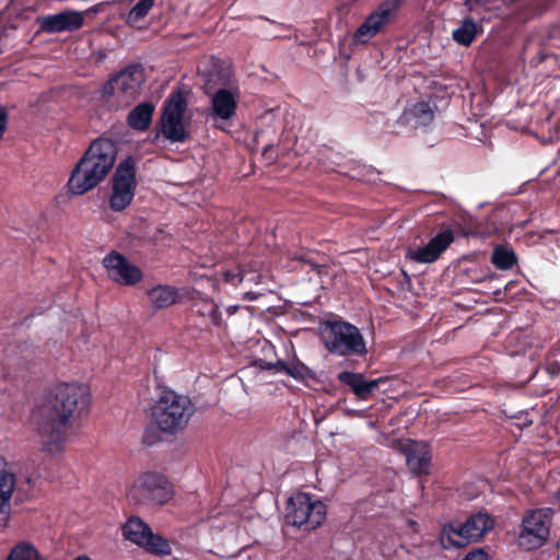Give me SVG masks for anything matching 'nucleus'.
I'll list each match as a JSON object with an SVG mask.
<instances>
[{"label":"nucleus","mask_w":560,"mask_h":560,"mask_svg":"<svg viewBox=\"0 0 560 560\" xmlns=\"http://www.w3.org/2000/svg\"><path fill=\"white\" fill-rule=\"evenodd\" d=\"M91 394L78 382L55 386L50 397L34 412L37 433L45 452L61 453L69 441L71 423L89 410Z\"/></svg>","instance_id":"nucleus-1"},{"label":"nucleus","mask_w":560,"mask_h":560,"mask_svg":"<svg viewBox=\"0 0 560 560\" xmlns=\"http://www.w3.org/2000/svg\"><path fill=\"white\" fill-rule=\"evenodd\" d=\"M117 153L116 141L104 137L95 139L72 170L69 190L73 195H83L95 188L112 171Z\"/></svg>","instance_id":"nucleus-2"},{"label":"nucleus","mask_w":560,"mask_h":560,"mask_svg":"<svg viewBox=\"0 0 560 560\" xmlns=\"http://www.w3.org/2000/svg\"><path fill=\"white\" fill-rule=\"evenodd\" d=\"M194 413L190 399L171 389H164L152 408V417L159 429L166 433L183 430Z\"/></svg>","instance_id":"nucleus-3"},{"label":"nucleus","mask_w":560,"mask_h":560,"mask_svg":"<svg viewBox=\"0 0 560 560\" xmlns=\"http://www.w3.org/2000/svg\"><path fill=\"white\" fill-rule=\"evenodd\" d=\"M215 73L203 85V92L210 98L207 116L212 119L214 127L222 129V124L230 122L236 115L241 92L236 85L214 80Z\"/></svg>","instance_id":"nucleus-4"},{"label":"nucleus","mask_w":560,"mask_h":560,"mask_svg":"<svg viewBox=\"0 0 560 560\" xmlns=\"http://www.w3.org/2000/svg\"><path fill=\"white\" fill-rule=\"evenodd\" d=\"M143 82L142 67L129 66L105 83L102 90L103 98L116 109L127 107L140 95Z\"/></svg>","instance_id":"nucleus-5"},{"label":"nucleus","mask_w":560,"mask_h":560,"mask_svg":"<svg viewBox=\"0 0 560 560\" xmlns=\"http://www.w3.org/2000/svg\"><path fill=\"white\" fill-rule=\"evenodd\" d=\"M322 338L330 353L341 357L364 355L366 353L362 334L348 322H327L323 327Z\"/></svg>","instance_id":"nucleus-6"},{"label":"nucleus","mask_w":560,"mask_h":560,"mask_svg":"<svg viewBox=\"0 0 560 560\" xmlns=\"http://www.w3.org/2000/svg\"><path fill=\"white\" fill-rule=\"evenodd\" d=\"M327 508L319 500H313L307 493H298L291 497L288 505L285 520L292 526L313 530L326 518Z\"/></svg>","instance_id":"nucleus-7"},{"label":"nucleus","mask_w":560,"mask_h":560,"mask_svg":"<svg viewBox=\"0 0 560 560\" xmlns=\"http://www.w3.org/2000/svg\"><path fill=\"white\" fill-rule=\"evenodd\" d=\"M173 490L167 479L156 472H144L128 491L130 500L150 505H162L171 500Z\"/></svg>","instance_id":"nucleus-8"},{"label":"nucleus","mask_w":560,"mask_h":560,"mask_svg":"<svg viewBox=\"0 0 560 560\" xmlns=\"http://www.w3.org/2000/svg\"><path fill=\"white\" fill-rule=\"evenodd\" d=\"M137 187L136 163L128 156L119 163L113 177V188L109 198L112 210H125L132 201Z\"/></svg>","instance_id":"nucleus-9"},{"label":"nucleus","mask_w":560,"mask_h":560,"mask_svg":"<svg viewBox=\"0 0 560 560\" xmlns=\"http://www.w3.org/2000/svg\"><path fill=\"white\" fill-rule=\"evenodd\" d=\"M187 101L182 92L172 93L165 102L161 120L163 136L172 142H183L188 132L184 124Z\"/></svg>","instance_id":"nucleus-10"},{"label":"nucleus","mask_w":560,"mask_h":560,"mask_svg":"<svg viewBox=\"0 0 560 560\" xmlns=\"http://www.w3.org/2000/svg\"><path fill=\"white\" fill-rule=\"evenodd\" d=\"M122 535L126 539L143 547L151 553L166 556L172 552L168 541L161 536L154 535L151 528L139 517H131L125 523Z\"/></svg>","instance_id":"nucleus-11"},{"label":"nucleus","mask_w":560,"mask_h":560,"mask_svg":"<svg viewBox=\"0 0 560 560\" xmlns=\"http://www.w3.org/2000/svg\"><path fill=\"white\" fill-rule=\"evenodd\" d=\"M551 516V509L529 512L523 520V529L518 537L520 546L527 549L540 547L549 536Z\"/></svg>","instance_id":"nucleus-12"},{"label":"nucleus","mask_w":560,"mask_h":560,"mask_svg":"<svg viewBox=\"0 0 560 560\" xmlns=\"http://www.w3.org/2000/svg\"><path fill=\"white\" fill-rule=\"evenodd\" d=\"M398 5L399 0H385L382 2L358 27L352 37L353 43L366 44L381 33L395 16Z\"/></svg>","instance_id":"nucleus-13"},{"label":"nucleus","mask_w":560,"mask_h":560,"mask_svg":"<svg viewBox=\"0 0 560 560\" xmlns=\"http://www.w3.org/2000/svg\"><path fill=\"white\" fill-rule=\"evenodd\" d=\"M103 265L108 277L119 284L135 285L142 279V271L117 252H110L106 255Z\"/></svg>","instance_id":"nucleus-14"},{"label":"nucleus","mask_w":560,"mask_h":560,"mask_svg":"<svg viewBox=\"0 0 560 560\" xmlns=\"http://www.w3.org/2000/svg\"><path fill=\"white\" fill-rule=\"evenodd\" d=\"M453 242L454 233L446 229L432 237L425 246L416 249L409 248L406 258L418 264H432L441 257Z\"/></svg>","instance_id":"nucleus-15"},{"label":"nucleus","mask_w":560,"mask_h":560,"mask_svg":"<svg viewBox=\"0 0 560 560\" xmlns=\"http://www.w3.org/2000/svg\"><path fill=\"white\" fill-rule=\"evenodd\" d=\"M37 365V351L27 345L18 346L7 355V366L15 377L26 378L35 373Z\"/></svg>","instance_id":"nucleus-16"},{"label":"nucleus","mask_w":560,"mask_h":560,"mask_svg":"<svg viewBox=\"0 0 560 560\" xmlns=\"http://www.w3.org/2000/svg\"><path fill=\"white\" fill-rule=\"evenodd\" d=\"M16 487V477L9 463L0 455V529L8 526L12 498Z\"/></svg>","instance_id":"nucleus-17"},{"label":"nucleus","mask_w":560,"mask_h":560,"mask_svg":"<svg viewBox=\"0 0 560 560\" xmlns=\"http://www.w3.org/2000/svg\"><path fill=\"white\" fill-rule=\"evenodd\" d=\"M406 463L416 475H428L431 469L432 453L425 442L409 441L405 446Z\"/></svg>","instance_id":"nucleus-18"},{"label":"nucleus","mask_w":560,"mask_h":560,"mask_svg":"<svg viewBox=\"0 0 560 560\" xmlns=\"http://www.w3.org/2000/svg\"><path fill=\"white\" fill-rule=\"evenodd\" d=\"M40 28L47 33L72 32L83 25V15L77 11H63L54 15L43 16Z\"/></svg>","instance_id":"nucleus-19"},{"label":"nucleus","mask_w":560,"mask_h":560,"mask_svg":"<svg viewBox=\"0 0 560 560\" xmlns=\"http://www.w3.org/2000/svg\"><path fill=\"white\" fill-rule=\"evenodd\" d=\"M338 380L348 385L352 392L361 399L369 398L372 393L377 389L380 383L384 382V378L366 381L360 373L353 372H341L338 374Z\"/></svg>","instance_id":"nucleus-20"},{"label":"nucleus","mask_w":560,"mask_h":560,"mask_svg":"<svg viewBox=\"0 0 560 560\" xmlns=\"http://www.w3.org/2000/svg\"><path fill=\"white\" fill-rule=\"evenodd\" d=\"M493 526L494 521L488 513L477 512L465 521L464 532L475 542L490 532Z\"/></svg>","instance_id":"nucleus-21"},{"label":"nucleus","mask_w":560,"mask_h":560,"mask_svg":"<svg viewBox=\"0 0 560 560\" xmlns=\"http://www.w3.org/2000/svg\"><path fill=\"white\" fill-rule=\"evenodd\" d=\"M440 542L444 549L464 548L472 542L464 532L463 524H446L442 527L440 533Z\"/></svg>","instance_id":"nucleus-22"},{"label":"nucleus","mask_w":560,"mask_h":560,"mask_svg":"<svg viewBox=\"0 0 560 560\" xmlns=\"http://www.w3.org/2000/svg\"><path fill=\"white\" fill-rule=\"evenodd\" d=\"M148 298L153 308L161 310L174 305L179 299V293L174 287L159 284L148 291Z\"/></svg>","instance_id":"nucleus-23"},{"label":"nucleus","mask_w":560,"mask_h":560,"mask_svg":"<svg viewBox=\"0 0 560 560\" xmlns=\"http://www.w3.org/2000/svg\"><path fill=\"white\" fill-rule=\"evenodd\" d=\"M154 109V105L150 102L137 105L127 116L128 126L138 131L148 130L152 122Z\"/></svg>","instance_id":"nucleus-24"},{"label":"nucleus","mask_w":560,"mask_h":560,"mask_svg":"<svg viewBox=\"0 0 560 560\" xmlns=\"http://www.w3.org/2000/svg\"><path fill=\"white\" fill-rule=\"evenodd\" d=\"M435 110L428 102H417L408 107L404 114L407 122L419 127L428 126L434 119Z\"/></svg>","instance_id":"nucleus-25"},{"label":"nucleus","mask_w":560,"mask_h":560,"mask_svg":"<svg viewBox=\"0 0 560 560\" xmlns=\"http://www.w3.org/2000/svg\"><path fill=\"white\" fill-rule=\"evenodd\" d=\"M265 369L276 370L277 372L287 373L295 380L304 381L313 378L314 374L304 363L294 361L285 363L283 361H277L276 363H268Z\"/></svg>","instance_id":"nucleus-26"},{"label":"nucleus","mask_w":560,"mask_h":560,"mask_svg":"<svg viewBox=\"0 0 560 560\" xmlns=\"http://www.w3.org/2000/svg\"><path fill=\"white\" fill-rule=\"evenodd\" d=\"M191 310L198 316L208 317L214 326H220L222 323L218 305L210 299L195 300Z\"/></svg>","instance_id":"nucleus-27"},{"label":"nucleus","mask_w":560,"mask_h":560,"mask_svg":"<svg viewBox=\"0 0 560 560\" xmlns=\"http://www.w3.org/2000/svg\"><path fill=\"white\" fill-rule=\"evenodd\" d=\"M478 34V24L471 19L466 18L460 25L453 31V39L463 46H469Z\"/></svg>","instance_id":"nucleus-28"},{"label":"nucleus","mask_w":560,"mask_h":560,"mask_svg":"<svg viewBox=\"0 0 560 560\" xmlns=\"http://www.w3.org/2000/svg\"><path fill=\"white\" fill-rule=\"evenodd\" d=\"M491 262L501 270H509L516 264L514 252L504 246H497L491 256Z\"/></svg>","instance_id":"nucleus-29"},{"label":"nucleus","mask_w":560,"mask_h":560,"mask_svg":"<svg viewBox=\"0 0 560 560\" xmlns=\"http://www.w3.org/2000/svg\"><path fill=\"white\" fill-rule=\"evenodd\" d=\"M7 560H44L39 551L28 542H19L15 545Z\"/></svg>","instance_id":"nucleus-30"},{"label":"nucleus","mask_w":560,"mask_h":560,"mask_svg":"<svg viewBox=\"0 0 560 560\" xmlns=\"http://www.w3.org/2000/svg\"><path fill=\"white\" fill-rule=\"evenodd\" d=\"M223 278L226 282L233 284H237L243 281H253L255 283H259L262 279V276L259 273L249 276L248 272H245L243 269L237 268L236 270H224Z\"/></svg>","instance_id":"nucleus-31"},{"label":"nucleus","mask_w":560,"mask_h":560,"mask_svg":"<svg viewBox=\"0 0 560 560\" xmlns=\"http://www.w3.org/2000/svg\"><path fill=\"white\" fill-rule=\"evenodd\" d=\"M154 0H140L128 13V22L137 23L143 19L151 8L153 7Z\"/></svg>","instance_id":"nucleus-32"},{"label":"nucleus","mask_w":560,"mask_h":560,"mask_svg":"<svg viewBox=\"0 0 560 560\" xmlns=\"http://www.w3.org/2000/svg\"><path fill=\"white\" fill-rule=\"evenodd\" d=\"M8 125V112L5 107H0V141L2 140Z\"/></svg>","instance_id":"nucleus-33"},{"label":"nucleus","mask_w":560,"mask_h":560,"mask_svg":"<svg viewBox=\"0 0 560 560\" xmlns=\"http://www.w3.org/2000/svg\"><path fill=\"white\" fill-rule=\"evenodd\" d=\"M463 560H488V555L482 549H476L467 553Z\"/></svg>","instance_id":"nucleus-34"},{"label":"nucleus","mask_w":560,"mask_h":560,"mask_svg":"<svg viewBox=\"0 0 560 560\" xmlns=\"http://www.w3.org/2000/svg\"><path fill=\"white\" fill-rule=\"evenodd\" d=\"M482 3V0H466L465 1V5L469 9V10H472V8L475 5H478V4H481Z\"/></svg>","instance_id":"nucleus-35"},{"label":"nucleus","mask_w":560,"mask_h":560,"mask_svg":"<svg viewBox=\"0 0 560 560\" xmlns=\"http://www.w3.org/2000/svg\"><path fill=\"white\" fill-rule=\"evenodd\" d=\"M407 525L411 528V530H412L413 533H418V532H419V525H418V523H417L416 521H413V520H408V521H407Z\"/></svg>","instance_id":"nucleus-36"},{"label":"nucleus","mask_w":560,"mask_h":560,"mask_svg":"<svg viewBox=\"0 0 560 560\" xmlns=\"http://www.w3.org/2000/svg\"><path fill=\"white\" fill-rule=\"evenodd\" d=\"M257 296H258V294H256L254 292H246L244 294L245 300H248V301H254L257 299Z\"/></svg>","instance_id":"nucleus-37"},{"label":"nucleus","mask_w":560,"mask_h":560,"mask_svg":"<svg viewBox=\"0 0 560 560\" xmlns=\"http://www.w3.org/2000/svg\"><path fill=\"white\" fill-rule=\"evenodd\" d=\"M272 150L271 144H267L262 151V155L268 156V153Z\"/></svg>","instance_id":"nucleus-38"},{"label":"nucleus","mask_w":560,"mask_h":560,"mask_svg":"<svg viewBox=\"0 0 560 560\" xmlns=\"http://www.w3.org/2000/svg\"><path fill=\"white\" fill-rule=\"evenodd\" d=\"M237 311V306H230L228 307V312L232 315Z\"/></svg>","instance_id":"nucleus-39"},{"label":"nucleus","mask_w":560,"mask_h":560,"mask_svg":"<svg viewBox=\"0 0 560 560\" xmlns=\"http://www.w3.org/2000/svg\"><path fill=\"white\" fill-rule=\"evenodd\" d=\"M73 560H91V559L89 557H86V556H79V557H77Z\"/></svg>","instance_id":"nucleus-40"}]
</instances>
